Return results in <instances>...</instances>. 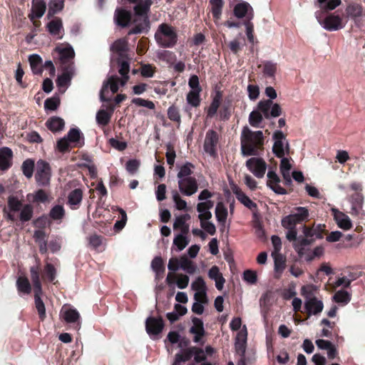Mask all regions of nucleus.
Here are the masks:
<instances>
[{
    "label": "nucleus",
    "mask_w": 365,
    "mask_h": 365,
    "mask_svg": "<svg viewBox=\"0 0 365 365\" xmlns=\"http://www.w3.org/2000/svg\"><path fill=\"white\" fill-rule=\"evenodd\" d=\"M243 279L249 284H255L257 280V273L255 271L247 269L243 272Z\"/></svg>",
    "instance_id": "obj_61"
},
{
    "label": "nucleus",
    "mask_w": 365,
    "mask_h": 365,
    "mask_svg": "<svg viewBox=\"0 0 365 365\" xmlns=\"http://www.w3.org/2000/svg\"><path fill=\"white\" fill-rule=\"evenodd\" d=\"M164 322L161 317H149L145 321V329L149 335H158L163 329Z\"/></svg>",
    "instance_id": "obj_14"
},
{
    "label": "nucleus",
    "mask_w": 365,
    "mask_h": 365,
    "mask_svg": "<svg viewBox=\"0 0 365 365\" xmlns=\"http://www.w3.org/2000/svg\"><path fill=\"white\" fill-rule=\"evenodd\" d=\"M246 167L257 178L264 177L267 164L265 161L260 158H251L246 161Z\"/></svg>",
    "instance_id": "obj_11"
},
{
    "label": "nucleus",
    "mask_w": 365,
    "mask_h": 365,
    "mask_svg": "<svg viewBox=\"0 0 365 365\" xmlns=\"http://www.w3.org/2000/svg\"><path fill=\"white\" fill-rule=\"evenodd\" d=\"M51 177L50 165L43 160H39L36 163L35 179L38 186L46 187L49 185Z\"/></svg>",
    "instance_id": "obj_9"
},
{
    "label": "nucleus",
    "mask_w": 365,
    "mask_h": 365,
    "mask_svg": "<svg viewBox=\"0 0 365 365\" xmlns=\"http://www.w3.org/2000/svg\"><path fill=\"white\" fill-rule=\"evenodd\" d=\"M63 319L69 324L77 323L78 329L81 327L80 314L76 309H67L61 312Z\"/></svg>",
    "instance_id": "obj_23"
},
{
    "label": "nucleus",
    "mask_w": 365,
    "mask_h": 365,
    "mask_svg": "<svg viewBox=\"0 0 365 365\" xmlns=\"http://www.w3.org/2000/svg\"><path fill=\"white\" fill-rule=\"evenodd\" d=\"M212 5V14L215 19H219L222 14V9L223 6L222 0H210Z\"/></svg>",
    "instance_id": "obj_45"
},
{
    "label": "nucleus",
    "mask_w": 365,
    "mask_h": 365,
    "mask_svg": "<svg viewBox=\"0 0 365 365\" xmlns=\"http://www.w3.org/2000/svg\"><path fill=\"white\" fill-rule=\"evenodd\" d=\"M64 6L63 0H50L48 16H52L61 11Z\"/></svg>",
    "instance_id": "obj_42"
},
{
    "label": "nucleus",
    "mask_w": 365,
    "mask_h": 365,
    "mask_svg": "<svg viewBox=\"0 0 365 365\" xmlns=\"http://www.w3.org/2000/svg\"><path fill=\"white\" fill-rule=\"evenodd\" d=\"M208 220H200V226L208 234L213 235L216 232V227L215 225L212 222H210Z\"/></svg>",
    "instance_id": "obj_59"
},
{
    "label": "nucleus",
    "mask_w": 365,
    "mask_h": 365,
    "mask_svg": "<svg viewBox=\"0 0 365 365\" xmlns=\"http://www.w3.org/2000/svg\"><path fill=\"white\" fill-rule=\"evenodd\" d=\"M110 50L118 55V58H127L128 41L123 38L118 39L111 45Z\"/></svg>",
    "instance_id": "obj_19"
},
{
    "label": "nucleus",
    "mask_w": 365,
    "mask_h": 365,
    "mask_svg": "<svg viewBox=\"0 0 365 365\" xmlns=\"http://www.w3.org/2000/svg\"><path fill=\"white\" fill-rule=\"evenodd\" d=\"M195 166L191 163L187 162L179 167V171L177 174L178 180L191 178Z\"/></svg>",
    "instance_id": "obj_35"
},
{
    "label": "nucleus",
    "mask_w": 365,
    "mask_h": 365,
    "mask_svg": "<svg viewBox=\"0 0 365 365\" xmlns=\"http://www.w3.org/2000/svg\"><path fill=\"white\" fill-rule=\"evenodd\" d=\"M83 199V192L81 189L76 188L72 190L68 196V204L72 209H77Z\"/></svg>",
    "instance_id": "obj_27"
},
{
    "label": "nucleus",
    "mask_w": 365,
    "mask_h": 365,
    "mask_svg": "<svg viewBox=\"0 0 365 365\" xmlns=\"http://www.w3.org/2000/svg\"><path fill=\"white\" fill-rule=\"evenodd\" d=\"M200 93L198 91H190L187 95V102L193 107H197L200 103Z\"/></svg>",
    "instance_id": "obj_47"
},
{
    "label": "nucleus",
    "mask_w": 365,
    "mask_h": 365,
    "mask_svg": "<svg viewBox=\"0 0 365 365\" xmlns=\"http://www.w3.org/2000/svg\"><path fill=\"white\" fill-rule=\"evenodd\" d=\"M140 163L139 160H135V159H133V160H129L127 163H126V170L127 171L130 173V174H134L135 173L139 167H140Z\"/></svg>",
    "instance_id": "obj_63"
},
{
    "label": "nucleus",
    "mask_w": 365,
    "mask_h": 365,
    "mask_svg": "<svg viewBox=\"0 0 365 365\" xmlns=\"http://www.w3.org/2000/svg\"><path fill=\"white\" fill-rule=\"evenodd\" d=\"M265 94L270 99L260 101L257 104L258 110L263 113L266 119L279 117L282 114L281 106L272 101L277 96L275 89L272 86H268L265 88Z\"/></svg>",
    "instance_id": "obj_6"
},
{
    "label": "nucleus",
    "mask_w": 365,
    "mask_h": 365,
    "mask_svg": "<svg viewBox=\"0 0 365 365\" xmlns=\"http://www.w3.org/2000/svg\"><path fill=\"white\" fill-rule=\"evenodd\" d=\"M189 241L186 236L178 234L173 240V244L177 246L178 251H182L188 245Z\"/></svg>",
    "instance_id": "obj_55"
},
{
    "label": "nucleus",
    "mask_w": 365,
    "mask_h": 365,
    "mask_svg": "<svg viewBox=\"0 0 365 365\" xmlns=\"http://www.w3.org/2000/svg\"><path fill=\"white\" fill-rule=\"evenodd\" d=\"M227 209L222 202H218L215 207V216L217 222L224 227L227 217Z\"/></svg>",
    "instance_id": "obj_31"
},
{
    "label": "nucleus",
    "mask_w": 365,
    "mask_h": 365,
    "mask_svg": "<svg viewBox=\"0 0 365 365\" xmlns=\"http://www.w3.org/2000/svg\"><path fill=\"white\" fill-rule=\"evenodd\" d=\"M115 24L123 28L129 26L131 21V13L123 9H117L114 14Z\"/></svg>",
    "instance_id": "obj_18"
},
{
    "label": "nucleus",
    "mask_w": 365,
    "mask_h": 365,
    "mask_svg": "<svg viewBox=\"0 0 365 365\" xmlns=\"http://www.w3.org/2000/svg\"><path fill=\"white\" fill-rule=\"evenodd\" d=\"M324 304L321 300L317 299H312L309 301H305L304 309L308 316L317 315L321 313L323 310Z\"/></svg>",
    "instance_id": "obj_21"
},
{
    "label": "nucleus",
    "mask_w": 365,
    "mask_h": 365,
    "mask_svg": "<svg viewBox=\"0 0 365 365\" xmlns=\"http://www.w3.org/2000/svg\"><path fill=\"white\" fill-rule=\"evenodd\" d=\"M22 207V203L17 197L11 195L8 197V207L10 211L18 212Z\"/></svg>",
    "instance_id": "obj_50"
},
{
    "label": "nucleus",
    "mask_w": 365,
    "mask_h": 365,
    "mask_svg": "<svg viewBox=\"0 0 365 365\" xmlns=\"http://www.w3.org/2000/svg\"><path fill=\"white\" fill-rule=\"evenodd\" d=\"M331 211L333 215L334 220H335L339 227L344 230H348L351 228L352 223L347 215L339 211L335 207H332Z\"/></svg>",
    "instance_id": "obj_15"
},
{
    "label": "nucleus",
    "mask_w": 365,
    "mask_h": 365,
    "mask_svg": "<svg viewBox=\"0 0 365 365\" xmlns=\"http://www.w3.org/2000/svg\"><path fill=\"white\" fill-rule=\"evenodd\" d=\"M46 9V4L43 0H32L31 14L29 17L31 20L42 17Z\"/></svg>",
    "instance_id": "obj_22"
},
{
    "label": "nucleus",
    "mask_w": 365,
    "mask_h": 365,
    "mask_svg": "<svg viewBox=\"0 0 365 365\" xmlns=\"http://www.w3.org/2000/svg\"><path fill=\"white\" fill-rule=\"evenodd\" d=\"M274 144L272 152L277 158H282L289 152V145L285 135L281 130H275L272 135Z\"/></svg>",
    "instance_id": "obj_8"
},
{
    "label": "nucleus",
    "mask_w": 365,
    "mask_h": 365,
    "mask_svg": "<svg viewBox=\"0 0 365 365\" xmlns=\"http://www.w3.org/2000/svg\"><path fill=\"white\" fill-rule=\"evenodd\" d=\"M277 71V65L272 62L267 61L264 65L263 73L265 76L272 77Z\"/></svg>",
    "instance_id": "obj_62"
},
{
    "label": "nucleus",
    "mask_w": 365,
    "mask_h": 365,
    "mask_svg": "<svg viewBox=\"0 0 365 365\" xmlns=\"http://www.w3.org/2000/svg\"><path fill=\"white\" fill-rule=\"evenodd\" d=\"M180 268L185 271L187 273L190 274H192L196 271V266L194 263L187 259V257L182 256L180 259Z\"/></svg>",
    "instance_id": "obj_37"
},
{
    "label": "nucleus",
    "mask_w": 365,
    "mask_h": 365,
    "mask_svg": "<svg viewBox=\"0 0 365 365\" xmlns=\"http://www.w3.org/2000/svg\"><path fill=\"white\" fill-rule=\"evenodd\" d=\"M263 145L264 135L262 130L252 131L247 126L243 127L240 135V150L243 157L259 155Z\"/></svg>",
    "instance_id": "obj_2"
},
{
    "label": "nucleus",
    "mask_w": 365,
    "mask_h": 365,
    "mask_svg": "<svg viewBox=\"0 0 365 365\" xmlns=\"http://www.w3.org/2000/svg\"><path fill=\"white\" fill-rule=\"evenodd\" d=\"M73 67L69 66L63 73L58 76L56 80V84L58 87H65L71 82L72 76L73 75Z\"/></svg>",
    "instance_id": "obj_29"
},
{
    "label": "nucleus",
    "mask_w": 365,
    "mask_h": 365,
    "mask_svg": "<svg viewBox=\"0 0 365 365\" xmlns=\"http://www.w3.org/2000/svg\"><path fill=\"white\" fill-rule=\"evenodd\" d=\"M324 225H317L312 228L305 225L303 226L304 236H296V240H292V246L297 254H302L304 251V247H309L315 239H322V232L324 229Z\"/></svg>",
    "instance_id": "obj_5"
},
{
    "label": "nucleus",
    "mask_w": 365,
    "mask_h": 365,
    "mask_svg": "<svg viewBox=\"0 0 365 365\" xmlns=\"http://www.w3.org/2000/svg\"><path fill=\"white\" fill-rule=\"evenodd\" d=\"M19 211V220L22 222H28L33 217L34 207L30 204L24 205Z\"/></svg>",
    "instance_id": "obj_36"
},
{
    "label": "nucleus",
    "mask_w": 365,
    "mask_h": 365,
    "mask_svg": "<svg viewBox=\"0 0 365 365\" xmlns=\"http://www.w3.org/2000/svg\"><path fill=\"white\" fill-rule=\"evenodd\" d=\"M191 287L195 292L206 290V285L204 279L201 277H198L192 283Z\"/></svg>",
    "instance_id": "obj_64"
},
{
    "label": "nucleus",
    "mask_w": 365,
    "mask_h": 365,
    "mask_svg": "<svg viewBox=\"0 0 365 365\" xmlns=\"http://www.w3.org/2000/svg\"><path fill=\"white\" fill-rule=\"evenodd\" d=\"M324 253V248L321 246L316 247L312 252L309 247H304V251L302 254H298L299 257L305 258L306 261L311 262L314 257H321Z\"/></svg>",
    "instance_id": "obj_28"
},
{
    "label": "nucleus",
    "mask_w": 365,
    "mask_h": 365,
    "mask_svg": "<svg viewBox=\"0 0 365 365\" xmlns=\"http://www.w3.org/2000/svg\"><path fill=\"white\" fill-rule=\"evenodd\" d=\"M315 15L319 24L327 31H334L344 27L343 19L339 15L331 14L328 15L324 20L320 19L318 12H316Z\"/></svg>",
    "instance_id": "obj_10"
},
{
    "label": "nucleus",
    "mask_w": 365,
    "mask_h": 365,
    "mask_svg": "<svg viewBox=\"0 0 365 365\" xmlns=\"http://www.w3.org/2000/svg\"><path fill=\"white\" fill-rule=\"evenodd\" d=\"M34 292V300H35V307L38 311L39 317L41 320H43L46 317V308L41 298V295L42 294V290L41 291H35Z\"/></svg>",
    "instance_id": "obj_33"
},
{
    "label": "nucleus",
    "mask_w": 365,
    "mask_h": 365,
    "mask_svg": "<svg viewBox=\"0 0 365 365\" xmlns=\"http://www.w3.org/2000/svg\"><path fill=\"white\" fill-rule=\"evenodd\" d=\"M219 141V136L216 131L209 130L205 135L204 141V150L210 155L216 153V146Z\"/></svg>",
    "instance_id": "obj_13"
},
{
    "label": "nucleus",
    "mask_w": 365,
    "mask_h": 365,
    "mask_svg": "<svg viewBox=\"0 0 365 365\" xmlns=\"http://www.w3.org/2000/svg\"><path fill=\"white\" fill-rule=\"evenodd\" d=\"M31 272V278L34 285V292L35 291H41V284L39 279V272L38 267H31L30 269Z\"/></svg>",
    "instance_id": "obj_43"
},
{
    "label": "nucleus",
    "mask_w": 365,
    "mask_h": 365,
    "mask_svg": "<svg viewBox=\"0 0 365 365\" xmlns=\"http://www.w3.org/2000/svg\"><path fill=\"white\" fill-rule=\"evenodd\" d=\"M309 217V210L304 207H297L294 208L293 213L284 217L282 220V225L287 230L286 238L292 242L296 240L297 230L296 225L307 220Z\"/></svg>",
    "instance_id": "obj_4"
},
{
    "label": "nucleus",
    "mask_w": 365,
    "mask_h": 365,
    "mask_svg": "<svg viewBox=\"0 0 365 365\" xmlns=\"http://www.w3.org/2000/svg\"><path fill=\"white\" fill-rule=\"evenodd\" d=\"M234 14L238 19L244 17L247 18V21L254 18V11L252 7L245 1L237 4L234 7Z\"/></svg>",
    "instance_id": "obj_16"
},
{
    "label": "nucleus",
    "mask_w": 365,
    "mask_h": 365,
    "mask_svg": "<svg viewBox=\"0 0 365 365\" xmlns=\"http://www.w3.org/2000/svg\"><path fill=\"white\" fill-rule=\"evenodd\" d=\"M157 43L162 47L170 48L177 43V34L172 26L161 24L155 34Z\"/></svg>",
    "instance_id": "obj_7"
},
{
    "label": "nucleus",
    "mask_w": 365,
    "mask_h": 365,
    "mask_svg": "<svg viewBox=\"0 0 365 365\" xmlns=\"http://www.w3.org/2000/svg\"><path fill=\"white\" fill-rule=\"evenodd\" d=\"M65 137L70 143H75L77 146H81L83 144V143L81 142V138L83 140V137L78 128H73L70 129Z\"/></svg>",
    "instance_id": "obj_32"
},
{
    "label": "nucleus",
    "mask_w": 365,
    "mask_h": 365,
    "mask_svg": "<svg viewBox=\"0 0 365 365\" xmlns=\"http://www.w3.org/2000/svg\"><path fill=\"white\" fill-rule=\"evenodd\" d=\"M110 120V114L105 110H100L96 113V121L99 125H106Z\"/></svg>",
    "instance_id": "obj_52"
},
{
    "label": "nucleus",
    "mask_w": 365,
    "mask_h": 365,
    "mask_svg": "<svg viewBox=\"0 0 365 365\" xmlns=\"http://www.w3.org/2000/svg\"><path fill=\"white\" fill-rule=\"evenodd\" d=\"M34 161L31 159H26L24 160L21 165V170L24 175L27 178H31L34 173Z\"/></svg>",
    "instance_id": "obj_44"
},
{
    "label": "nucleus",
    "mask_w": 365,
    "mask_h": 365,
    "mask_svg": "<svg viewBox=\"0 0 365 365\" xmlns=\"http://www.w3.org/2000/svg\"><path fill=\"white\" fill-rule=\"evenodd\" d=\"M197 211L199 212L198 218L200 220H210L212 216L211 212L205 210V207L201 202L197 205Z\"/></svg>",
    "instance_id": "obj_57"
},
{
    "label": "nucleus",
    "mask_w": 365,
    "mask_h": 365,
    "mask_svg": "<svg viewBox=\"0 0 365 365\" xmlns=\"http://www.w3.org/2000/svg\"><path fill=\"white\" fill-rule=\"evenodd\" d=\"M152 4V0H143L135 5L133 8L135 26L128 31V35L148 32L150 27L148 13Z\"/></svg>",
    "instance_id": "obj_3"
},
{
    "label": "nucleus",
    "mask_w": 365,
    "mask_h": 365,
    "mask_svg": "<svg viewBox=\"0 0 365 365\" xmlns=\"http://www.w3.org/2000/svg\"><path fill=\"white\" fill-rule=\"evenodd\" d=\"M178 182L179 190L184 195L191 196L197 191V182L194 177L180 179Z\"/></svg>",
    "instance_id": "obj_12"
},
{
    "label": "nucleus",
    "mask_w": 365,
    "mask_h": 365,
    "mask_svg": "<svg viewBox=\"0 0 365 365\" xmlns=\"http://www.w3.org/2000/svg\"><path fill=\"white\" fill-rule=\"evenodd\" d=\"M346 11L347 15L354 19L361 16L363 14V8L359 4H349Z\"/></svg>",
    "instance_id": "obj_39"
},
{
    "label": "nucleus",
    "mask_w": 365,
    "mask_h": 365,
    "mask_svg": "<svg viewBox=\"0 0 365 365\" xmlns=\"http://www.w3.org/2000/svg\"><path fill=\"white\" fill-rule=\"evenodd\" d=\"M168 116L170 120L176 121L178 123L180 122V120H181L180 114L179 113L178 109L176 107H175L174 106H172L168 108Z\"/></svg>",
    "instance_id": "obj_60"
},
{
    "label": "nucleus",
    "mask_w": 365,
    "mask_h": 365,
    "mask_svg": "<svg viewBox=\"0 0 365 365\" xmlns=\"http://www.w3.org/2000/svg\"><path fill=\"white\" fill-rule=\"evenodd\" d=\"M172 197L173 200L175 204L176 209L179 210H185L187 208V202L185 200H182L180 194L176 190L172 191Z\"/></svg>",
    "instance_id": "obj_54"
},
{
    "label": "nucleus",
    "mask_w": 365,
    "mask_h": 365,
    "mask_svg": "<svg viewBox=\"0 0 365 365\" xmlns=\"http://www.w3.org/2000/svg\"><path fill=\"white\" fill-rule=\"evenodd\" d=\"M62 27L63 24L60 19L52 20L47 24L48 31L51 35L58 34Z\"/></svg>",
    "instance_id": "obj_46"
},
{
    "label": "nucleus",
    "mask_w": 365,
    "mask_h": 365,
    "mask_svg": "<svg viewBox=\"0 0 365 365\" xmlns=\"http://www.w3.org/2000/svg\"><path fill=\"white\" fill-rule=\"evenodd\" d=\"M117 64L118 66V73L121 76L119 78L116 75H112L108 77L107 80L103 81L102 88L100 91V100L102 102H107L110 98L106 97L105 93L108 92V88L113 93H115L118 91V84L124 86L128 81L130 62L127 58H118Z\"/></svg>",
    "instance_id": "obj_1"
},
{
    "label": "nucleus",
    "mask_w": 365,
    "mask_h": 365,
    "mask_svg": "<svg viewBox=\"0 0 365 365\" xmlns=\"http://www.w3.org/2000/svg\"><path fill=\"white\" fill-rule=\"evenodd\" d=\"M263 116V113L259 110H252L249 115V123L254 128H259Z\"/></svg>",
    "instance_id": "obj_38"
},
{
    "label": "nucleus",
    "mask_w": 365,
    "mask_h": 365,
    "mask_svg": "<svg viewBox=\"0 0 365 365\" xmlns=\"http://www.w3.org/2000/svg\"><path fill=\"white\" fill-rule=\"evenodd\" d=\"M31 71L35 75H41L43 72V61L38 54H31L29 56Z\"/></svg>",
    "instance_id": "obj_26"
},
{
    "label": "nucleus",
    "mask_w": 365,
    "mask_h": 365,
    "mask_svg": "<svg viewBox=\"0 0 365 365\" xmlns=\"http://www.w3.org/2000/svg\"><path fill=\"white\" fill-rule=\"evenodd\" d=\"M151 268L156 274V279H158L165 272V267L161 257L157 256L151 262Z\"/></svg>",
    "instance_id": "obj_34"
},
{
    "label": "nucleus",
    "mask_w": 365,
    "mask_h": 365,
    "mask_svg": "<svg viewBox=\"0 0 365 365\" xmlns=\"http://www.w3.org/2000/svg\"><path fill=\"white\" fill-rule=\"evenodd\" d=\"M132 103L138 106L145 107L150 110H153L155 108V103L149 100H145L141 98H135L132 100Z\"/></svg>",
    "instance_id": "obj_56"
},
{
    "label": "nucleus",
    "mask_w": 365,
    "mask_h": 365,
    "mask_svg": "<svg viewBox=\"0 0 365 365\" xmlns=\"http://www.w3.org/2000/svg\"><path fill=\"white\" fill-rule=\"evenodd\" d=\"M18 291L24 294H29L31 291V287L26 277H19L16 281Z\"/></svg>",
    "instance_id": "obj_41"
},
{
    "label": "nucleus",
    "mask_w": 365,
    "mask_h": 365,
    "mask_svg": "<svg viewBox=\"0 0 365 365\" xmlns=\"http://www.w3.org/2000/svg\"><path fill=\"white\" fill-rule=\"evenodd\" d=\"M274 257V270L276 272H282L285 267V260L283 256L279 253H272Z\"/></svg>",
    "instance_id": "obj_48"
},
{
    "label": "nucleus",
    "mask_w": 365,
    "mask_h": 365,
    "mask_svg": "<svg viewBox=\"0 0 365 365\" xmlns=\"http://www.w3.org/2000/svg\"><path fill=\"white\" fill-rule=\"evenodd\" d=\"M60 104L58 98H47L44 102V108L46 110H55L57 109Z\"/></svg>",
    "instance_id": "obj_58"
},
{
    "label": "nucleus",
    "mask_w": 365,
    "mask_h": 365,
    "mask_svg": "<svg viewBox=\"0 0 365 365\" xmlns=\"http://www.w3.org/2000/svg\"><path fill=\"white\" fill-rule=\"evenodd\" d=\"M46 125L51 132L57 133L63 130L65 126V122L64 120L60 117L53 116L46 120Z\"/></svg>",
    "instance_id": "obj_25"
},
{
    "label": "nucleus",
    "mask_w": 365,
    "mask_h": 365,
    "mask_svg": "<svg viewBox=\"0 0 365 365\" xmlns=\"http://www.w3.org/2000/svg\"><path fill=\"white\" fill-rule=\"evenodd\" d=\"M334 301L337 303L347 304L351 300L350 294L344 290L337 291L333 297Z\"/></svg>",
    "instance_id": "obj_49"
},
{
    "label": "nucleus",
    "mask_w": 365,
    "mask_h": 365,
    "mask_svg": "<svg viewBox=\"0 0 365 365\" xmlns=\"http://www.w3.org/2000/svg\"><path fill=\"white\" fill-rule=\"evenodd\" d=\"M320 6L324 10H333L341 4V0H318Z\"/></svg>",
    "instance_id": "obj_51"
},
{
    "label": "nucleus",
    "mask_w": 365,
    "mask_h": 365,
    "mask_svg": "<svg viewBox=\"0 0 365 365\" xmlns=\"http://www.w3.org/2000/svg\"><path fill=\"white\" fill-rule=\"evenodd\" d=\"M315 287L313 285L303 286L301 289V294L305 298V301L317 299L314 296Z\"/></svg>",
    "instance_id": "obj_53"
},
{
    "label": "nucleus",
    "mask_w": 365,
    "mask_h": 365,
    "mask_svg": "<svg viewBox=\"0 0 365 365\" xmlns=\"http://www.w3.org/2000/svg\"><path fill=\"white\" fill-rule=\"evenodd\" d=\"M56 51L59 53V58L63 63H68L75 56L74 50L71 46L56 48Z\"/></svg>",
    "instance_id": "obj_30"
},
{
    "label": "nucleus",
    "mask_w": 365,
    "mask_h": 365,
    "mask_svg": "<svg viewBox=\"0 0 365 365\" xmlns=\"http://www.w3.org/2000/svg\"><path fill=\"white\" fill-rule=\"evenodd\" d=\"M233 192L236 196V198L246 207L251 210H255L257 208V205L245 193H244L240 189L236 188L233 190Z\"/></svg>",
    "instance_id": "obj_24"
},
{
    "label": "nucleus",
    "mask_w": 365,
    "mask_h": 365,
    "mask_svg": "<svg viewBox=\"0 0 365 365\" xmlns=\"http://www.w3.org/2000/svg\"><path fill=\"white\" fill-rule=\"evenodd\" d=\"M65 216V210L62 205H56L53 206L49 212V217L56 221H61Z\"/></svg>",
    "instance_id": "obj_40"
},
{
    "label": "nucleus",
    "mask_w": 365,
    "mask_h": 365,
    "mask_svg": "<svg viewBox=\"0 0 365 365\" xmlns=\"http://www.w3.org/2000/svg\"><path fill=\"white\" fill-rule=\"evenodd\" d=\"M13 152L8 147L0 149V170H7L12 165Z\"/></svg>",
    "instance_id": "obj_20"
},
{
    "label": "nucleus",
    "mask_w": 365,
    "mask_h": 365,
    "mask_svg": "<svg viewBox=\"0 0 365 365\" xmlns=\"http://www.w3.org/2000/svg\"><path fill=\"white\" fill-rule=\"evenodd\" d=\"M193 326L190 329V332L194 334L193 341L195 343H201L202 337L205 335V329L202 321L197 317L192 319Z\"/></svg>",
    "instance_id": "obj_17"
}]
</instances>
